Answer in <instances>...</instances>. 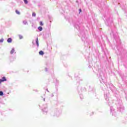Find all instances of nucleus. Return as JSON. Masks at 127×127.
I'll return each mask as SVG.
<instances>
[{
	"label": "nucleus",
	"mask_w": 127,
	"mask_h": 127,
	"mask_svg": "<svg viewBox=\"0 0 127 127\" xmlns=\"http://www.w3.org/2000/svg\"><path fill=\"white\" fill-rule=\"evenodd\" d=\"M14 52V49H12V50L10 51V54L12 55Z\"/></svg>",
	"instance_id": "nucleus-6"
},
{
	"label": "nucleus",
	"mask_w": 127,
	"mask_h": 127,
	"mask_svg": "<svg viewBox=\"0 0 127 127\" xmlns=\"http://www.w3.org/2000/svg\"><path fill=\"white\" fill-rule=\"evenodd\" d=\"M3 81H2L1 80H0V84H1V83L3 82Z\"/></svg>",
	"instance_id": "nucleus-15"
},
{
	"label": "nucleus",
	"mask_w": 127,
	"mask_h": 127,
	"mask_svg": "<svg viewBox=\"0 0 127 127\" xmlns=\"http://www.w3.org/2000/svg\"><path fill=\"white\" fill-rule=\"evenodd\" d=\"M3 93L2 91H0V96H3Z\"/></svg>",
	"instance_id": "nucleus-11"
},
{
	"label": "nucleus",
	"mask_w": 127,
	"mask_h": 127,
	"mask_svg": "<svg viewBox=\"0 0 127 127\" xmlns=\"http://www.w3.org/2000/svg\"><path fill=\"white\" fill-rule=\"evenodd\" d=\"M82 12L81 9H79V13H81Z\"/></svg>",
	"instance_id": "nucleus-14"
},
{
	"label": "nucleus",
	"mask_w": 127,
	"mask_h": 127,
	"mask_svg": "<svg viewBox=\"0 0 127 127\" xmlns=\"http://www.w3.org/2000/svg\"><path fill=\"white\" fill-rule=\"evenodd\" d=\"M43 25L44 24L42 21L40 22V25H41V26H43Z\"/></svg>",
	"instance_id": "nucleus-9"
},
{
	"label": "nucleus",
	"mask_w": 127,
	"mask_h": 127,
	"mask_svg": "<svg viewBox=\"0 0 127 127\" xmlns=\"http://www.w3.org/2000/svg\"><path fill=\"white\" fill-rule=\"evenodd\" d=\"M15 12H16L17 14H18V15H20V12L19 11H18V10H16Z\"/></svg>",
	"instance_id": "nucleus-7"
},
{
	"label": "nucleus",
	"mask_w": 127,
	"mask_h": 127,
	"mask_svg": "<svg viewBox=\"0 0 127 127\" xmlns=\"http://www.w3.org/2000/svg\"><path fill=\"white\" fill-rule=\"evenodd\" d=\"M24 1L25 4H28V1L27 0H24Z\"/></svg>",
	"instance_id": "nucleus-10"
},
{
	"label": "nucleus",
	"mask_w": 127,
	"mask_h": 127,
	"mask_svg": "<svg viewBox=\"0 0 127 127\" xmlns=\"http://www.w3.org/2000/svg\"><path fill=\"white\" fill-rule=\"evenodd\" d=\"M4 41V39L3 38H2L0 40V43H3Z\"/></svg>",
	"instance_id": "nucleus-12"
},
{
	"label": "nucleus",
	"mask_w": 127,
	"mask_h": 127,
	"mask_svg": "<svg viewBox=\"0 0 127 127\" xmlns=\"http://www.w3.org/2000/svg\"><path fill=\"white\" fill-rule=\"evenodd\" d=\"M36 44H37V47H39L38 38H37V39H36Z\"/></svg>",
	"instance_id": "nucleus-2"
},
{
	"label": "nucleus",
	"mask_w": 127,
	"mask_h": 127,
	"mask_svg": "<svg viewBox=\"0 0 127 127\" xmlns=\"http://www.w3.org/2000/svg\"><path fill=\"white\" fill-rule=\"evenodd\" d=\"M7 42L10 43H11L12 42V39L11 38H8V39H7Z\"/></svg>",
	"instance_id": "nucleus-1"
},
{
	"label": "nucleus",
	"mask_w": 127,
	"mask_h": 127,
	"mask_svg": "<svg viewBox=\"0 0 127 127\" xmlns=\"http://www.w3.org/2000/svg\"><path fill=\"white\" fill-rule=\"evenodd\" d=\"M35 15H36L35 13V12H33V13H32V16H33V17H35Z\"/></svg>",
	"instance_id": "nucleus-13"
},
{
	"label": "nucleus",
	"mask_w": 127,
	"mask_h": 127,
	"mask_svg": "<svg viewBox=\"0 0 127 127\" xmlns=\"http://www.w3.org/2000/svg\"><path fill=\"white\" fill-rule=\"evenodd\" d=\"M0 80H1L2 81L4 82L5 81H7V79L5 78V77H3L1 78V79H0Z\"/></svg>",
	"instance_id": "nucleus-3"
},
{
	"label": "nucleus",
	"mask_w": 127,
	"mask_h": 127,
	"mask_svg": "<svg viewBox=\"0 0 127 127\" xmlns=\"http://www.w3.org/2000/svg\"><path fill=\"white\" fill-rule=\"evenodd\" d=\"M40 55L43 56L44 55V52H43L42 51H41L39 53Z\"/></svg>",
	"instance_id": "nucleus-4"
},
{
	"label": "nucleus",
	"mask_w": 127,
	"mask_h": 127,
	"mask_svg": "<svg viewBox=\"0 0 127 127\" xmlns=\"http://www.w3.org/2000/svg\"><path fill=\"white\" fill-rule=\"evenodd\" d=\"M19 38L20 39H22L23 38V37L22 35H19Z\"/></svg>",
	"instance_id": "nucleus-8"
},
{
	"label": "nucleus",
	"mask_w": 127,
	"mask_h": 127,
	"mask_svg": "<svg viewBox=\"0 0 127 127\" xmlns=\"http://www.w3.org/2000/svg\"><path fill=\"white\" fill-rule=\"evenodd\" d=\"M38 29H39V31H42L43 30L42 27H38Z\"/></svg>",
	"instance_id": "nucleus-5"
}]
</instances>
